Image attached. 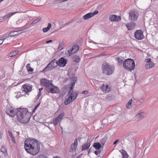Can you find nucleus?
Listing matches in <instances>:
<instances>
[{
    "instance_id": "43",
    "label": "nucleus",
    "mask_w": 158,
    "mask_h": 158,
    "mask_svg": "<svg viewBox=\"0 0 158 158\" xmlns=\"http://www.w3.org/2000/svg\"><path fill=\"white\" fill-rule=\"evenodd\" d=\"M62 49L63 48L62 45H61L60 44H59L58 48V50H59V51H60L62 50Z\"/></svg>"
},
{
    "instance_id": "35",
    "label": "nucleus",
    "mask_w": 158,
    "mask_h": 158,
    "mask_svg": "<svg viewBox=\"0 0 158 158\" xmlns=\"http://www.w3.org/2000/svg\"><path fill=\"white\" fill-rule=\"evenodd\" d=\"M107 140V137H104L101 140V144L103 145H104L106 142V140Z\"/></svg>"
},
{
    "instance_id": "49",
    "label": "nucleus",
    "mask_w": 158,
    "mask_h": 158,
    "mask_svg": "<svg viewBox=\"0 0 158 158\" xmlns=\"http://www.w3.org/2000/svg\"><path fill=\"white\" fill-rule=\"evenodd\" d=\"M9 135L10 138L13 137V134H12V133L10 131H9Z\"/></svg>"
},
{
    "instance_id": "12",
    "label": "nucleus",
    "mask_w": 158,
    "mask_h": 158,
    "mask_svg": "<svg viewBox=\"0 0 158 158\" xmlns=\"http://www.w3.org/2000/svg\"><path fill=\"white\" fill-rule=\"evenodd\" d=\"M41 82L43 84L44 86L46 88V90L48 88L52 86V82L49 80L46 79H43L41 81Z\"/></svg>"
},
{
    "instance_id": "45",
    "label": "nucleus",
    "mask_w": 158,
    "mask_h": 158,
    "mask_svg": "<svg viewBox=\"0 0 158 158\" xmlns=\"http://www.w3.org/2000/svg\"><path fill=\"white\" fill-rule=\"evenodd\" d=\"M37 158H47L45 156L43 155H41L39 156H38Z\"/></svg>"
},
{
    "instance_id": "11",
    "label": "nucleus",
    "mask_w": 158,
    "mask_h": 158,
    "mask_svg": "<svg viewBox=\"0 0 158 158\" xmlns=\"http://www.w3.org/2000/svg\"><path fill=\"white\" fill-rule=\"evenodd\" d=\"M133 134L134 133L133 132L128 133L124 135L123 137V139H127L131 142L133 141L134 138Z\"/></svg>"
},
{
    "instance_id": "22",
    "label": "nucleus",
    "mask_w": 158,
    "mask_h": 158,
    "mask_svg": "<svg viewBox=\"0 0 158 158\" xmlns=\"http://www.w3.org/2000/svg\"><path fill=\"white\" fill-rule=\"evenodd\" d=\"M93 147L97 150H99L101 148V145L98 142H96L93 144Z\"/></svg>"
},
{
    "instance_id": "55",
    "label": "nucleus",
    "mask_w": 158,
    "mask_h": 158,
    "mask_svg": "<svg viewBox=\"0 0 158 158\" xmlns=\"http://www.w3.org/2000/svg\"><path fill=\"white\" fill-rule=\"evenodd\" d=\"M41 92H39V94L38 95V97H39V96H40V95H41Z\"/></svg>"
},
{
    "instance_id": "17",
    "label": "nucleus",
    "mask_w": 158,
    "mask_h": 158,
    "mask_svg": "<svg viewBox=\"0 0 158 158\" xmlns=\"http://www.w3.org/2000/svg\"><path fill=\"white\" fill-rule=\"evenodd\" d=\"M135 23L133 22L126 24V26L128 30H131L135 27Z\"/></svg>"
},
{
    "instance_id": "50",
    "label": "nucleus",
    "mask_w": 158,
    "mask_h": 158,
    "mask_svg": "<svg viewBox=\"0 0 158 158\" xmlns=\"http://www.w3.org/2000/svg\"><path fill=\"white\" fill-rule=\"evenodd\" d=\"M150 59H147L145 60V62L147 63H149L150 62Z\"/></svg>"
},
{
    "instance_id": "3",
    "label": "nucleus",
    "mask_w": 158,
    "mask_h": 158,
    "mask_svg": "<svg viewBox=\"0 0 158 158\" xmlns=\"http://www.w3.org/2000/svg\"><path fill=\"white\" fill-rule=\"evenodd\" d=\"M102 73L104 74L109 75L112 74L114 72V68L112 66L106 62L104 63L102 65Z\"/></svg>"
},
{
    "instance_id": "39",
    "label": "nucleus",
    "mask_w": 158,
    "mask_h": 158,
    "mask_svg": "<svg viewBox=\"0 0 158 158\" xmlns=\"http://www.w3.org/2000/svg\"><path fill=\"white\" fill-rule=\"evenodd\" d=\"M153 66L154 64L152 63H148L145 64V67L147 69L151 68Z\"/></svg>"
},
{
    "instance_id": "61",
    "label": "nucleus",
    "mask_w": 158,
    "mask_h": 158,
    "mask_svg": "<svg viewBox=\"0 0 158 158\" xmlns=\"http://www.w3.org/2000/svg\"><path fill=\"white\" fill-rule=\"evenodd\" d=\"M4 75H5V74L4 75V76H2V77L1 76L0 77V78H1V79L5 77Z\"/></svg>"
},
{
    "instance_id": "63",
    "label": "nucleus",
    "mask_w": 158,
    "mask_h": 158,
    "mask_svg": "<svg viewBox=\"0 0 158 158\" xmlns=\"http://www.w3.org/2000/svg\"><path fill=\"white\" fill-rule=\"evenodd\" d=\"M53 158H60L58 156H56V157H54Z\"/></svg>"
},
{
    "instance_id": "16",
    "label": "nucleus",
    "mask_w": 158,
    "mask_h": 158,
    "mask_svg": "<svg viewBox=\"0 0 158 158\" xmlns=\"http://www.w3.org/2000/svg\"><path fill=\"white\" fill-rule=\"evenodd\" d=\"M100 88L102 89V90L105 93H107L110 90V89L108 85H105L104 84H103L101 86Z\"/></svg>"
},
{
    "instance_id": "64",
    "label": "nucleus",
    "mask_w": 158,
    "mask_h": 158,
    "mask_svg": "<svg viewBox=\"0 0 158 158\" xmlns=\"http://www.w3.org/2000/svg\"><path fill=\"white\" fill-rule=\"evenodd\" d=\"M28 25L27 24H26L25 26V27H28Z\"/></svg>"
},
{
    "instance_id": "19",
    "label": "nucleus",
    "mask_w": 158,
    "mask_h": 158,
    "mask_svg": "<svg viewBox=\"0 0 158 158\" xmlns=\"http://www.w3.org/2000/svg\"><path fill=\"white\" fill-rule=\"evenodd\" d=\"M145 116V114L144 113L141 112L137 114L136 116V118L138 120H139L143 118Z\"/></svg>"
},
{
    "instance_id": "5",
    "label": "nucleus",
    "mask_w": 158,
    "mask_h": 158,
    "mask_svg": "<svg viewBox=\"0 0 158 158\" xmlns=\"http://www.w3.org/2000/svg\"><path fill=\"white\" fill-rule=\"evenodd\" d=\"M129 19L133 22H135L136 21L139 16L138 12L136 10H131L129 13Z\"/></svg>"
},
{
    "instance_id": "1",
    "label": "nucleus",
    "mask_w": 158,
    "mask_h": 158,
    "mask_svg": "<svg viewBox=\"0 0 158 158\" xmlns=\"http://www.w3.org/2000/svg\"><path fill=\"white\" fill-rule=\"evenodd\" d=\"M40 142L35 139H26L24 142V148L27 152L35 156L40 152Z\"/></svg>"
},
{
    "instance_id": "34",
    "label": "nucleus",
    "mask_w": 158,
    "mask_h": 158,
    "mask_svg": "<svg viewBox=\"0 0 158 158\" xmlns=\"http://www.w3.org/2000/svg\"><path fill=\"white\" fill-rule=\"evenodd\" d=\"M41 19V18L40 17H38L37 18V19L34 20L32 22V23L29 24V25H31V24H35L36 23H37V22H39V21H40Z\"/></svg>"
},
{
    "instance_id": "23",
    "label": "nucleus",
    "mask_w": 158,
    "mask_h": 158,
    "mask_svg": "<svg viewBox=\"0 0 158 158\" xmlns=\"http://www.w3.org/2000/svg\"><path fill=\"white\" fill-rule=\"evenodd\" d=\"M77 146V145L76 144H75L74 143L72 144L71 145L69 151L71 152H73L76 150Z\"/></svg>"
},
{
    "instance_id": "62",
    "label": "nucleus",
    "mask_w": 158,
    "mask_h": 158,
    "mask_svg": "<svg viewBox=\"0 0 158 158\" xmlns=\"http://www.w3.org/2000/svg\"><path fill=\"white\" fill-rule=\"evenodd\" d=\"M6 38H4V39H0V40H2V41H3V42L6 39Z\"/></svg>"
},
{
    "instance_id": "2",
    "label": "nucleus",
    "mask_w": 158,
    "mask_h": 158,
    "mask_svg": "<svg viewBox=\"0 0 158 158\" xmlns=\"http://www.w3.org/2000/svg\"><path fill=\"white\" fill-rule=\"evenodd\" d=\"M16 115L18 121L21 123H27L30 119L31 113L27 108H18L17 109Z\"/></svg>"
},
{
    "instance_id": "29",
    "label": "nucleus",
    "mask_w": 158,
    "mask_h": 158,
    "mask_svg": "<svg viewBox=\"0 0 158 158\" xmlns=\"http://www.w3.org/2000/svg\"><path fill=\"white\" fill-rule=\"evenodd\" d=\"M92 17L93 16L91 13H89L84 15L83 17V18L84 19L87 20Z\"/></svg>"
},
{
    "instance_id": "30",
    "label": "nucleus",
    "mask_w": 158,
    "mask_h": 158,
    "mask_svg": "<svg viewBox=\"0 0 158 158\" xmlns=\"http://www.w3.org/2000/svg\"><path fill=\"white\" fill-rule=\"evenodd\" d=\"M16 13V12H11L10 13L7 15H5L3 17V20H4L5 19H6L8 18V17L12 16L14 14Z\"/></svg>"
},
{
    "instance_id": "44",
    "label": "nucleus",
    "mask_w": 158,
    "mask_h": 158,
    "mask_svg": "<svg viewBox=\"0 0 158 158\" xmlns=\"http://www.w3.org/2000/svg\"><path fill=\"white\" fill-rule=\"evenodd\" d=\"M94 153L97 155H98L101 152V151L99 150L96 151L94 152Z\"/></svg>"
},
{
    "instance_id": "52",
    "label": "nucleus",
    "mask_w": 158,
    "mask_h": 158,
    "mask_svg": "<svg viewBox=\"0 0 158 158\" xmlns=\"http://www.w3.org/2000/svg\"><path fill=\"white\" fill-rule=\"evenodd\" d=\"M52 42V40H50L47 41L46 42V44H48L49 43H50Z\"/></svg>"
},
{
    "instance_id": "8",
    "label": "nucleus",
    "mask_w": 158,
    "mask_h": 158,
    "mask_svg": "<svg viewBox=\"0 0 158 158\" xmlns=\"http://www.w3.org/2000/svg\"><path fill=\"white\" fill-rule=\"evenodd\" d=\"M47 91L48 93H60V90L59 88L56 86H54L53 85H52L51 87L48 88Z\"/></svg>"
},
{
    "instance_id": "53",
    "label": "nucleus",
    "mask_w": 158,
    "mask_h": 158,
    "mask_svg": "<svg viewBox=\"0 0 158 158\" xmlns=\"http://www.w3.org/2000/svg\"><path fill=\"white\" fill-rule=\"evenodd\" d=\"M119 140V139H117V140H116L113 143V144L114 145H115V144L118 142V141Z\"/></svg>"
},
{
    "instance_id": "15",
    "label": "nucleus",
    "mask_w": 158,
    "mask_h": 158,
    "mask_svg": "<svg viewBox=\"0 0 158 158\" xmlns=\"http://www.w3.org/2000/svg\"><path fill=\"white\" fill-rule=\"evenodd\" d=\"M109 20L111 21L117 22L121 20V17L120 16H117L115 15H111L109 16Z\"/></svg>"
},
{
    "instance_id": "57",
    "label": "nucleus",
    "mask_w": 158,
    "mask_h": 158,
    "mask_svg": "<svg viewBox=\"0 0 158 158\" xmlns=\"http://www.w3.org/2000/svg\"><path fill=\"white\" fill-rule=\"evenodd\" d=\"M3 19L2 17H0V21H3Z\"/></svg>"
},
{
    "instance_id": "28",
    "label": "nucleus",
    "mask_w": 158,
    "mask_h": 158,
    "mask_svg": "<svg viewBox=\"0 0 158 158\" xmlns=\"http://www.w3.org/2000/svg\"><path fill=\"white\" fill-rule=\"evenodd\" d=\"M77 93L75 92L72 91L69 96L71 97L73 100H74L77 98Z\"/></svg>"
},
{
    "instance_id": "56",
    "label": "nucleus",
    "mask_w": 158,
    "mask_h": 158,
    "mask_svg": "<svg viewBox=\"0 0 158 158\" xmlns=\"http://www.w3.org/2000/svg\"><path fill=\"white\" fill-rule=\"evenodd\" d=\"M42 89H43V88H40L39 89V92H40L42 90Z\"/></svg>"
},
{
    "instance_id": "46",
    "label": "nucleus",
    "mask_w": 158,
    "mask_h": 158,
    "mask_svg": "<svg viewBox=\"0 0 158 158\" xmlns=\"http://www.w3.org/2000/svg\"><path fill=\"white\" fill-rule=\"evenodd\" d=\"M71 84V86L70 88V91L69 92V93H70V92H71V91L74 88V85H73V84Z\"/></svg>"
},
{
    "instance_id": "4",
    "label": "nucleus",
    "mask_w": 158,
    "mask_h": 158,
    "mask_svg": "<svg viewBox=\"0 0 158 158\" xmlns=\"http://www.w3.org/2000/svg\"><path fill=\"white\" fill-rule=\"evenodd\" d=\"M123 67L127 70L131 71L133 70L135 68V64L134 60L131 59L126 60L123 62Z\"/></svg>"
},
{
    "instance_id": "10",
    "label": "nucleus",
    "mask_w": 158,
    "mask_h": 158,
    "mask_svg": "<svg viewBox=\"0 0 158 158\" xmlns=\"http://www.w3.org/2000/svg\"><path fill=\"white\" fill-rule=\"evenodd\" d=\"M56 64L60 67H64L66 64V60L63 58L61 57L56 62Z\"/></svg>"
},
{
    "instance_id": "32",
    "label": "nucleus",
    "mask_w": 158,
    "mask_h": 158,
    "mask_svg": "<svg viewBox=\"0 0 158 158\" xmlns=\"http://www.w3.org/2000/svg\"><path fill=\"white\" fill-rule=\"evenodd\" d=\"M71 82L72 84L75 85L77 81V78L76 77H73L71 78Z\"/></svg>"
},
{
    "instance_id": "24",
    "label": "nucleus",
    "mask_w": 158,
    "mask_h": 158,
    "mask_svg": "<svg viewBox=\"0 0 158 158\" xmlns=\"http://www.w3.org/2000/svg\"><path fill=\"white\" fill-rule=\"evenodd\" d=\"M119 151L121 152L123 155L122 158H128V155L126 152L124 150H121Z\"/></svg>"
},
{
    "instance_id": "36",
    "label": "nucleus",
    "mask_w": 158,
    "mask_h": 158,
    "mask_svg": "<svg viewBox=\"0 0 158 158\" xmlns=\"http://www.w3.org/2000/svg\"><path fill=\"white\" fill-rule=\"evenodd\" d=\"M116 60L119 64L122 63L123 58L122 57H117L116 58Z\"/></svg>"
},
{
    "instance_id": "38",
    "label": "nucleus",
    "mask_w": 158,
    "mask_h": 158,
    "mask_svg": "<svg viewBox=\"0 0 158 158\" xmlns=\"http://www.w3.org/2000/svg\"><path fill=\"white\" fill-rule=\"evenodd\" d=\"M73 60L74 62H78L80 60V57L79 56H74L73 57Z\"/></svg>"
},
{
    "instance_id": "48",
    "label": "nucleus",
    "mask_w": 158,
    "mask_h": 158,
    "mask_svg": "<svg viewBox=\"0 0 158 158\" xmlns=\"http://www.w3.org/2000/svg\"><path fill=\"white\" fill-rule=\"evenodd\" d=\"M11 140H12L13 143H15V139L14 137L10 138Z\"/></svg>"
},
{
    "instance_id": "13",
    "label": "nucleus",
    "mask_w": 158,
    "mask_h": 158,
    "mask_svg": "<svg viewBox=\"0 0 158 158\" xmlns=\"http://www.w3.org/2000/svg\"><path fill=\"white\" fill-rule=\"evenodd\" d=\"M64 113H61L54 120L53 123L54 126L56 125L59 122L62 120L63 117L64 116Z\"/></svg>"
},
{
    "instance_id": "31",
    "label": "nucleus",
    "mask_w": 158,
    "mask_h": 158,
    "mask_svg": "<svg viewBox=\"0 0 158 158\" xmlns=\"http://www.w3.org/2000/svg\"><path fill=\"white\" fill-rule=\"evenodd\" d=\"M26 68L27 69V71L30 73H32V72L33 71V69L30 67V64L29 63L28 64L26 65Z\"/></svg>"
},
{
    "instance_id": "60",
    "label": "nucleus",
    "mask_w": 158,
    "mask_h": 158,
    "mask_svg": "<svg viewBox=\"0 0 158 158\" xmlns=\"http://www.w3.org/2000/svg\"><path fill=\"white\" fill-rule=\"evenodd\" d=\"M81 158V155H79L76 158Z\"/></svg>"
},
{
    "instance_id": "59",
    "label": "nucleus",
    "mask_w": 158,
    "mask_h": 158,
    "mask_svg": "<svg viewBox=\"0 0 158 158\" xmlns=\"http://www.w3.org/2000/svg\"><path fill=\"white\" fill-rule=\"evenodd\" d=\"M19 52L18 51H15V54L14 55H15L16 54H17V53Z\"/></svg>"
},
{
    "instance_id": "6",
    "label": "nucleus",
    "mask_w": 158,
    "mask_h": 158,
    "mask_svg": "<svg viewBox=\"0 0 158 158\" xmlns=\"http://www.w3.org/2000/svg\"><path fill=\"white\" fill-rule=\"evenodd\" d=\"M32 85L28 84H26L22 86L21 89L23 92H25L28 95L29 94L28 92L32 90Z\"/></svg>"
},
{
    "instance_id": "20",
    "label": "nucleus",
    "mask_w": 158,
    "mask_h": 158,
    "mask_svg": "<svg viewBox=\"0 0 158 158\" xmlns=\"http://www.w3.org/2000/svg\"><path fill=\"white\" fill-rule=\"evenodd\" d=\"M74 100L69 96V97L65 100L64 103L65 105H68Z\"/></svg>"
},
{
    "instance_id": "42",
    "label": "nucleus",
    "mask_w": 158,
    "mask_h": 158,
    "mask_svg": "<svg viewBox=\"0 0 158 158\" xmlns=\"http://www.w3.org/2000/svg\"><path fill=\"white\" fill-rule=\"evenodd\" d=\"M23 21L22 19H19L16 21V24H19L20 23H22Z\"/></svg>"
},
{
    "instance_id": "14",
    "label": "nucleus",
    "mask_w": 158,
    "mask_h": 158,
    "mask_svg": "<svg viewBox=\"0 0 158 158\" xmlns=\"http://www.w3.org/2000/svg\"><path fill=\"white\" fill-rule=\"evenodd\" d=\"M16 111L17 110L15 111L13 109L9 108L6 110V113L10 116L13 117L16 114Z\"/></svg>"
},
{
    "instance_id": "41",
    "label": "nucleus",
    "mask_w": 158,
    "mask_h": 158,
    "mask_svg": "<svg viewBox=\"0 0 158 158\" xmlns=\"http://www.w3.org/2000/svg\"><path fill=\"white\" fill-rule=\"evenodd\" d=\"M40 105V103H38L36 105L35 107L34 108L33 110V112H35L37 109L38 108Z\"/></svg>"
},
{
    "instance_id": "18",
    "label": "nucleus",
    "mask_w": 158,
    "mask_h": 158,
    "mask_svg": "<svg viewBox=\"0 0 158 158\" xmlns=\"http://www.w3.org/2000/svg\"><path fill=\"white\" fill-rule=\"evenodd\" d=\"M53 68L51 66V65L49 64L42 71V72L45 73L48 71H49L52 70Z\"/></svg>"
},
{
    "instance_id": "51",
    "label": "nucleus",
    "mask_w": 158,
    "mask_h": 158,
    "mask_svg": "<svg viewBox=\"0 0 158 158\" xmlns=\"http://www.w3.org/2000/svg\"><path fill=\"white\" fill-rule=\"evenodd\" d=\"M77 139H76L74 140V143H73L74 144H76V145H77Z\"/></svg>"
},
{
    "instance_id": "58",
    "label": "nucleus",
    "mask_w": 158,
    "mask_h": 158,
    "mask_svg": "<svg viewBox=\"0 0 158 158\" xmlns=\"http://www.w3.org/2000/svg\"><path fill=\"white\" fill-rule=\"evenodd\" d=\"M92 42L93 44H98V43H96V42H94V41H92Z\"/></svg>"
},
{
    "instance_id": "33",
    "label": "nucleus",
    "mask_w": 158,
    "mask_h": 158,
    "mask_svg": "<svg viewBox=\"0 0 158 158\" xmlns=\"http://www.w3.org/2000/svg\"><path fill=\"white\" fill-rule=\"evenodd\" d=\"M1 151L4 154L5 156H6L7 155V150L5 147L2 146L1 148Z\"/></svg>"
},
{
    "instance_id": "9",
    "label": "nucleus",
    "mask_w": 158,
    "mask_h": 158,
    "mask_svg": "<svg viewBox=\"0 0 158 158\" xmlns=\"http://www.w3.org/2000/svg\"><path fill=\"white\" fill-rule=\"evenodd\" d=\"M79 49V47L78 45H76L73 46L72 48H70L67 51V52L69 54V56H70L75 53Z\"/></svg>"
},
{
    "instance_id": "21",
    "label": "nucleus",
    "mask_w": 158,
    "mask_h": 158,
    "mask_svg": "<svg viewBox=\"0 0 158 158\" xmlns=\"http://www.w3.org/2000/svg\"><path fill=\"white\" fill-rule=\"evenodd\" d=\"M14 31L11 32L9 33V35L10 36L13 37L14 36H15L18 35L19 34L18 32L20 31Z\"/></svg>"
},
{
    "instance_id": "37",
    "label": "nucleus",
    "mask_w": 158,
    "mask_h": 158,
    "mask_svg": "<svg viewBox=\"0 0 158 158\" xmlns=\"http://www.w3.org/2000/svg\"><path fill=\"white\" fill-rule=\"evenodd\" d=\"M132 101L131 99L127 103V105L126 106L127 108L128 109H130L131 107V104L132 103Z\"/></svg>"
},
{
    "instance_id": "40",
    "label": "nucleus",
    "mask_w": 158,
    "mask_h": 158,
    "mask_svg": "<svg viewBox=\"0 0 158 158\" xmlns=\"http://www.w3.org/2000/svg\"><path fill=\"white\" fill-rule=\"evenodd\" d=\"M98 13V11L97 10H95L93 13H91L93 17L97 14Z\"/></svg>"
},
{
    "instance_id": "47",
    "label": "nucleus",
    "mask_w": 158,
    "mask_h": 158,
    "mask_svg": "<svg viewBox=\"0 0 158 158\" xmlns=\"http://www.w3.org/2000/svg\"><path fill=\"white\" fill-rule=\"evenodd\" d=\"M88 91L84 90V91H82V93L83 94H87L88 93Z\"/></svg>"
},
{
    "instance_id": "54",
    "label": "nucleus",
    "mask_w": 158,
    "mask_h": 158,
    "mask_svg": "<svg viewBox=\"0 0 158 158\" xmlns=\"http://www.w3.org/2000/svg\"><path fill=\"white\" fill-rule=\"evenodd\" d=\"M3 43V41L2 40H0V45H1Z\"/></svg>"
},
{
    "instance_id": "7",
    "label": "nucleus",
    "mask_w": 158,
    "mask_h": 158,
    "mask_svg": "<svg viewBox=\"0 0 158 158\" xmlns=\"http://www.w3.org/2000/svg\"><path fill=\"white\" fill-rule=\"evenodd\" d=\"M135 37L136 39L139 40H141L144 38L143 32L141 30H137L135 33Z\"/></svg>"
},
{
    "instance_id": "27",
    "label": "nucleus",
    "mask_w": 158,
    "mask_h": 158,
    "mask_svg": "<svg viewBox=\"0 0 158 158\" xmlns=\"http://www.w3.org/2000/svg\"><path fill=\"white\" fill-rule=\"evenodd\" d=\"M56 59H53L49 63V64H50L53 68L56 67L58 66V64H57L56 63Z\"/></svg>"
},
{
    "instance_id": "26",
    "label": "nucleus",
    "mask_w": 158,
    "mask_h": 158,
    "mask_svg": "<svg viewBox=\"0 0 158 158\" xmlns=\"http://www.w3.org/2000/svg\"><path fill=\"white\" fill-rule=\"evenodd\" d=\"M90 143H85L84 145H82L81 151L88 149L90 147Z\"/></svg>"
},
{
    "instance_id": "25",
    "label": "nucleus",
    "mask_w": 158,
    "mask_h": 158,
    "mask_svg": "<svg viewBox=\"0 0 158 158\" xmlns=\"http://www.w3.org/2000/svg\"><path fill=\"white\" fill-rule=\"evenodd\" d=\"M52 27L51 24L50 23L48 24V26L47 27L43 28V31L44 32L46 33Z\"/></svg>"
}]
</instances>
